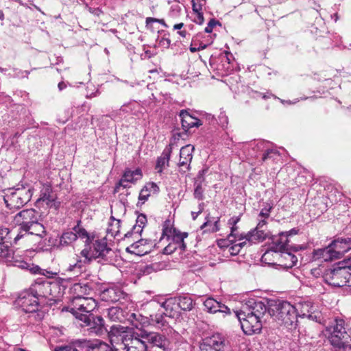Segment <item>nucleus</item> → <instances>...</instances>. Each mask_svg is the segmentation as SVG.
<instances>
[{"mask_svg":"<svg viewBox=\"0 0 351 351\" xmlns=\"http://www.w3.org/2000/svg\"><path fill=\"white\" fill-rule=\"evenodd\" d=\"M39 213L35 209H24L14 217V221L19 227L18 233L14 238V243L29 235H34L40 239L44 238L47 232L44 226L39 222Z\"/></svg>","mask_w":351,"mask_h":351,"instance_id":"nucleus-1","label":"nucleus"},{"mask_svg":"<svg viewBox=\"0 0 351 351\" xmlns=\"http://www.w3.org/2000/svg\"><path fill=\"white\" fill-rule=\"evenodd\" d=\"M112 252L110 247L108 246L105 239L96 240L92 247L86 246L80 252V256L77 255L75 262L69 264L66 269L68 271L79 273L82 271L85 264L89 263L93 259L99 258L106 261L107 256Z\"/></svg>","mask_w":351,"mask_h":351,"instance_id":"nucleus-2","label":"nucleus"},{"mask_svg":"<svg viewBox=\"0 0 351 351\" xmlns=\"http://www.w3.org/2000/svg\"><path fill=\"white\" fill-rule=\"evenodd\" d=\"M269 313L274 319L288 330L298 326L299 313L294 305L285 300H277L271 304Z\"/></svg>","mask_w":351,"mask_h":351,"instance_id":"nucleus-3","label":"nucleus"},{"mask_svg":"<svg viewBox=\"0 0 351 351\" xmlns=\"http://www.w3.org/2000/svg\"><path fill=\"white\" fill-rule=\"evenodd\" d=\"M32 195L33 189L32 187L23 185L17 186L7 190L3 200L8 208L16 210L27 204L31 200Z\"/></svg>","mask_w":351,"mask_h":351,"instance_id":"nucleus-4","label":"nucleus"},{"mask_svg":"<svg viewBox=\"0 0 351 351\" xmlns=\"http://www.w3.org/2000/svg\"><path fill=\"white\" fill-rule=\"evenodd\" d=\"M348 263H350V259L343 260L325 269L323 274L324 282L334 287L347 286L346 264Z\"/></svg>","mask_w":351,"mask_h":351,"instance_id":"nucleus-5","label":"nucleus"},{"mask_svg":"<svg viewBox=\"0 0 351 351\" xmlns=\"http://www.w3.org/2000/svg\"><path fill=\"white\" fill-rule=\"evenodd\" d=\"M171 302L167 300L160 304V303L153 301L147 304V310L150 311L149 313V324L155 326L157 328H162L168 324L166 317H173L174 314L171 312L167 313L168 308Z\"/></svg>","mask_w":351,"mask_h":351,"instance_id":"nucleus-6","label":"nucleus"},{"mask_svg":"<svg viewBox=\"0 0 351 351\" xmlns=\"http://www.w3.org/2000/svg\"><path fill=\"white\" fill-rule=\"evenodd\" d=\"M326 331L331 344L335 347L343 348L348 339V329L345 327V322L341 319H335L327 326Z\"/></svg>","mask_w":351,"mask_h":351,"instance_id":"nucleus-7","label":"nucleus"},{"mask_svg":"<svg viewBox=\"0 0 351 351\" xmlns=\"http://www.w3.org/2000/svg\"><path fill=\"white\" fill-rule=\"evenodd\" d=\"M110 336H117V337L121 341L120 343L125 344L128 346L137 348L138 350L147 349L149 350L148 344L146 343L145 339L141 336L143 334V330L138 332H119L118 328L115 326H112L110 330Z\"/></svg>","mask_w":351,"mask_h":351,"instance_id":"nucleus-8","label":"nucleus"},{"mask_svg":"<svg viewBox=\"0 0 351 351\" xmlns=\"http://www.w3.org/2000/svg\"><path fill=\"white\" fill-rule=\"evenodd\" d=\"M15 303L25 313H32L38 311L40 300L29 288L19 294Z\"/></svg>","mask_w":351,"mask_h":351,"instance_id":"nucleus-9","label":"nucleus"},{"mask_svg":"<svg viewBox=\"0 0 351 351\" xmlns=\"http://www.w3.org/2000/svg\"><path fill=\"white\" fill-rule=\"evenodd\" d=\"M235 317L238 319L241 324L243 331L247 335L260 332L262 324L261 319L263 317H257L256 315L244 314L241 312L234 311Z\"/></svg>","mask_w":351,"mask_h":351,"instance_id":"nucleus-10","label":"nucleus"},{"mask_svg":"<svg viewBox=\"0 0 351 351\" xmlns=\"http://www.w3.org/2000/svg\"><path fill=\"white\" fill-rule=\"evenodd\" d=\"M29 288L32 293L41 300L43 298L49 296H54L53 292L58 288V285L56 282L45 280L43 278H39L35 280Z\"/></svg>","mask_w":351,"mask_h":351,"instance_id":"nucleus-11","label":"nucleus"},{"mask_svg":"<svg viewBox=\"0 0 351 351\" xmlns=\"http://www.w3.org/2000/svg\"><path fill=\"white\" fill-rule=\"evenodd\" d=\"M80 321L84 323V326L88 327L90 334L101 336L107 332L104 320L101 316H95L93 313H89L81 316Z\"/></svg>","mask_w":351,"mask_h":351,"instance_id":"nucleus-12","label":"nucleus"},{"mask_svg":"<svg viewBox=\"0 0 351 351\" xmlns=\"http://www.w3.org/2000/svg\"><path fill=\"white\" fill-rule=\"evenodd\" d=\"M141 337L145 339L149 347V346L158 347L164 351L170 350L171 342L163 334L143 330V334Z\"/></svg>","mask_w":351,"mask_h":351,"instance_id":"nucleus-13","label":"nucleus"},{"mask_svg":"<svg viewBox=\"0 0 351 351\" xmlns=\"http://www.w3.org/2000/svg\"><path fill=\"white\" fill-rule=\"evenodd\" d=\"M12 236L8 228H0V257L8 261L13 259V251L11 249Z\"/></svg>","mask_w":351,"mask_h":351,"instance_id":"nucleus-14","label":"nucleus"},{"mask_svg":"<svg viewBox=\"0 0 351 351\" xmlns=\"http://www.w3.org/2000/svg\"><path fill=\"white\" fill-rule=\"evenodd\" d=\"M267 309V306L263 302L251 298L242 304L241 309L237 311L244 314L247 313V315H253L257 317H263Z\"/></svg>","mask_w":351,"mask_h":351,"instance_id":"nucleus-15","label":"nucleus"},{"mask_svg":"<svg viewBox=\"0 0 351 351\" xmlns=\"http://www.w3.org/2000/svg\"><path fill=\"white\" fill-rule=\"evenodd\" d=\"M290 240L288 237V234L285 233L284 232H280L278 234V237L274 239L273 244L274 245V248L276 251H289L293 250V252H298L301 250H304L306 249V246L303 245H290Z\"/></svg>","mask_w":351,"mask_h":351,"instance_id":"nucleus-16","label":"nucleus"},{"mask_svg":"<svg viewBox=\"0 0 351 351\" xmlns=\"http://www.w3.org/2000/svg\"><path fill=\"white\" fill-rule=\"evenodd\" d=\"M224 338L218 333L214 334L203 339L200 345L202 351H223Z\"/></svg>","mask_w":351,"mask_h":351,"instance_id":"nucleus-17","label":"nucleus"},{"mask_svg":"<svg viewBox=\"0 0 351 351\" xmlns=\"http://www.w3.org/2000/svg\"><path fill=\"white\" fill-rule=\"evenodd\" d=\"M187 237L188 233L186 232L176 234L170 238L169 244L163 249V253L165 254H171L177 250H180V252H184L186 248L184 239Z\"/></svg>","mask_w":351,"mask_h":351,"instance_id":"nucleus-18","label":"nucleus"},{"mask_svg":"<svg viewBox=\"0 0 351 351\" xmlns=\"http://www.w3.org/2000/svg\"><path fill=\"white\" fill-rule=\"evenodd\" d=\"M266 219H260L256 227L247 233V239L250 243L263 241L267 237Z\"/></svg>","mask_w":351,"mask_h":351,"instance_id":"nucleus-19","label":"nucleus"},{"mask_svg":"<svg viewBox=\"0 0 351 351\" xmlns=\"http://www.w3.org/2000/svg\"><path fill=\"white\" fill-rule=\"evenodd\" d=\"M204 310L209 313H223L226 315L230 314V309L221 302L212 297L207 298L203 302Z\"/></svg>","mask_w":351,"mask_h":351,"instance_id":"nucleus-20","label":"nucleus"},{"mask_svg":"<svg viewBox=\"0 0 351 351\" xmlns=\"http://www.w3.org/2000/svg\"><path fill=\"white\" fill-rule=\"evenodd\" d=\"M195 148L191 145H186L180 149V161L178 163L180 171L185 173L189 169L193 159V152Z\"/></svg>","mask_w":351,"mask_h":351,"instance_id":"nucleus-21","label":"nucleus"},{"mask_svg":"<svg viewBox=\"0 0 351 351\" xmlns=\"http://www.w3.org/2000/svg\"><path fill=\"white\" fill-rule=\"evenodd\" d=\"M240 220L241 215H238L232 217L228 221V225L230 228V233L228 236L229 241L232 243L247 239V234L240 233L239 228L237 226Z\"/></svg>","mask_w":351,"mask_h":351,"instance_id":"nucleus-22","label":"nucleus"},{"mask_svg":"<svg viewBox=\"0 0 351 351\" xmlns=\"http://www.w3.org/2000/svg\"><path fill=\"white\" fill-rule=\"evenodd\" d=\"M330 245L337 258H340L342 255L351 250V238L338 237L330 243Z\"/></svg>","mask_w":351,"mask_h":351,"instance_id":"nucleus-23","label":"nucleus"},{"mask_svg":"<svg viewBox=\"0 0 351 351\" xmlns=\"http://www.w3.org/2000/svg\"><path fill=\"white\" fill-rule=\"evenodd\" d=\"M142 176V171L139 168L134 171L126 169L122 178L117 184L116 189H118L119 186H122L124 189L128 188V183H135L137 180H141Z\"/></svg>","mask_w":351,"mask_h":351,"instance_id":"nucleus-24","label":"nucleus"},{"mask_svg":"<svg viewBox=\"0 0 351 351\" xmlns=\"http://www.w3.org/2000/svg\"><path fill=\"white\" fill-rule=\"evenodd\" d=\"M233 58L232 54L226 51L221 53L213 64H217L216 70L219 72L228 73L232 70L231 60Z\"/></svg>","mask_w":351,"mask_h":351,"instance_id":"nucleus-25","label":"nucleus"},{"mask_svg":"<svg viewBox=\"0 0 351 351\" xmlns=\"http://www.w3.org/2000/svg\"><path fill=\"white\" fill-rule=\"evenodd\" d=\"M180 117L181 119L182 129L185 132L189 131L192 128H198L202 125L201 120L191 115L189 112L186 110H182L180 111Z\"/></svg>","mask_w":351,"mask_h":351,"instance_id":"nucleus-26","label":"nucleus"},{"mask_svg":"<svg viewBox=\"0 0 351 351\" xmlns=\"http://www.w3.org/2000/svg\"><path fill=\"white\" fill-rule=\"evenodd\" d=\"M102 300L108 302H117L125 298V293L118 287H110L105 289L101 293Z\"/></svg>","mask_w":351,"mask_h":351,"instance_id":"nucleus-27","label":"nucleus"},{"mask_svg":"<svg viewBox=\"0 0 351 351\" xmlns=\"http://www.w3.org/2000/svg\"><path fill=\"white\" fill-rule=\"evenodd\" d=\"M313 258L315 261L322 260L325 262L337 259L330 244L326 247L314 250L313 252Z\"/></svg>","mask_w":351,"mask_h":351,"instance_id":"nucleus-28","label":"nucleus"},{"mask_svg":"<svg viewBox=\"0 0 351 351\" xmlns=\"http://www.w3.org/2000/svg\"><path fill=\"white\" fill-rule=\"evenodd\" d=\"M118 113L119 115L132 114L138 117L142 114V107L136 101H130L121 106Z\"/></svg>","mask_w":351,"mask_h":351,"instance_id":"nucleus-29","label":"nucleus"},{"mask_svg":"<svg viewBox=\"0 0 351 351\" xmlns=\"http://www.w3.org/2000/svg\"><path fill=\"white\" fill-rule=\"evenodd\" d=\"M206 0H192V8L194 14L193 21L202 25L204 23L202 8L205 5Z\"/></svg>","mask_w":351,"mask_h":351,"instance_id":"nucleus-30","label":"nucleus"},{"mask_svg":"<svg viewBox=\"0 0 351 351\" xmlns=\"http://www.w3.org/2000/svg\"><path fill=\"white\" fill-rule=\"evenodd\" d=\"M172 152V147L171 145H169L165 148L161 156L158 158L156 165V169L158 173H162L163 169L169 165L171 154Z\"/></svg>","mask_w":351,"mask_h":351,"instance_id":"nucleus-31","label":"nucleus"},{"mask_svg":"<svg viewBox=\"0 0 351 351\" xmlns=\"http://www.w3.org/2000/svg\"><path fill=\"white\" fill-rule=\"evenodd\" d=\"M64 309L71 313L79 320L81 319V316L86 315L81 313V295L75 296L71 301L69 306L64 308Z\"/></svg>","mask_w":351,"mask_h":351,"instance_id":"nucleus-32","label":"nucleus"},{"mask_svg":"<svg viewBox=\"0 0 351 351\" xmlns=\"http://www.w3.org/2000/svg\"><path fill=\"white\" fill-rule=\"evenodd\" d=\"M158 191L159 187L156 183L148 182L141 189L139 193L138 200L141 202V204H144L148 199L151 193H157Z\"/></svg>","mask_w":351,"mask_h":351,"instance_id":"nucleus-33","label":"nucleus"},{"mask_svg":"<svg viewBox=\"0 0 351 351\" xmlns=\"http://www.w3.org/2000/svg\"><path fill=\"white\" fill-rule=\"evenodd\" d=\"M204 170L199 171L194 182V197L198 200H203L204 199V189L202 188V182L204 180Z\"/></svg>","mask_w":351,"mask_h":351,"instance_id":"nucleus-34","label":"nucleus"},{"mask_svg":"<svg viewBox=\"0 0 351 351\" xmlns=\"http://www.w3.org/2000/svg\"><path fill=\"white\" fill-rule=\"evenodd\" d=\"M52 188L50 184H45L43 185L40 191V197L37 199V203L40 202H45L47 206H49L54 201V197L51 195Z\"/></svg>","mask_w":351,"mask_h":351,"instance_id":"nucleus-35","label":"nucleus"},{"mask_svg":"<svg viewBox=\"0 0 351 351\" xmlns=\"http://www.w3.org/2000/svg\"><path fill=\"white\" fill-rule=\"evenodd\" d=\"M147 223V217L145 215L141 214L138 215L136 224L133 226L131 232H128L125 234V237H130L131 235L136 234H141L143 232V228Z\"/></svg>","mask_w":351,"mask_h":351,"instance_id":"nucleus-36","label":"nucleus"},{"mask_svg":"<svg viewBox=\"0 0 351 351\" xmlns=\"http://www.w3.org/2000/svg\"><path fill=\"white\" fill-rule=\"evenodd\" d=\"M175 300L178 306L183 311H189L193 308V300L191 297L188 295H180Z\"/></svg>","mask_w":351,"mask_h":351,"instance_id":"nucleus-37","label":"nucleus"},{"mask_svg":"<svg viewBox=\"0 0 351 351\" xmlns=\"http://www.w3.org/2000/svg\"><path fill=\"white\" fill-rule=\"evenodd\" d=\"M96 306V302L92 298L81 295V313L84 314L92 313L91 312Z\"/></svg>","mask_w":351,"mask_h":351,"instance_id":"nucleus-38","label":"nucleus"},{"mask_svg":"<svg viewBox=\"0 0 351 351\" xmlns=\"http://www.w3.org/2000/svg\"><path fill=\"white\" fill-rule=\"evenodd\" d=\"M108 317L113 322H123L125 319L124 311L120 307L113 306L108 308Z\"/></svg>","mask_w":351,"mask_h":351,"instance_id":"nucleus-39","label":"nucleus"},{"mask_svg":"<svg viewBox=\"0 0 351 351\" xmlns=\"http://www.w3.org/2000/svg\"><path fill=\"white\" fill-rule=\"evenodd\" d=\"M77 239L76 233L73 231H67L60 237L58 247H66L73 243Z\"/></svg>","mask_w":351,"mask_h":351,"instance_id":"nucleus-40","label":"nucleus"},{"mask_svg":"<svg viewBox=\"0 0 351 351\" xmlns=\"http://www.w3.org/2000/svg\"><path fill=\"white\" fill-rule=\"evenodd\" d=\"M87 351H116L108 343L101 341H95L90 343L87 348Z\"/></svg>","mask_w":351,"mask_h":351,"instance_id":"nucleus-41","label":"nucleus"},{"mask_svg":"<svg viewBox=\"0 0 351 351\" xmlns=\"http://www.w3.org/2000/svg\"><path fill=\"white\" fill-rule=\"evenodd\" d=\"M293 250L284 251L282 252V258L285 259L287 262L284 264V266L287 268H291L296 265L298 262V258L293 254H292Z\"/></svg>","mask_w":351,"mask_h":351,"instance_id":"nucleus-42","label":"nucleus"},{"mask_svg":"<svg viewBox=\"0 0 351 351\" xmlns=\"http://www.w3.org/2000/svg\"><path fill=\"white\" fill-rule=\"evenodd\" d=\"M239 243H232L228 247V252L232 256H236L239 254L241 248H243L246 245H251L252 243H250L248 240L243 239V241H238Z\"/></svg>","mask_w":351,"mask_h":351,"instance_id":"nucleus-43","label":"nucleus"},{"mask_svg":"<svg viewBox=\"0 0 351 351\" xmlns=\"http://www.w3.org/2000/svg\"><path fill=\"white\" fill-rule=\"evenodd\" d=\"M273 144L267 141L258 140L252 144V149L256 152H260L263 154L268 152L269 148L272 147Z\"/></svg>","mask_w":351,"mask_h":351,"instance_id":"nucleus-44","label":"nucleus"},{"mask_svg":"<svg viewBox=\"0 0 351 351\" xmlns=\"http://www.w3.org/2000/svg\"><path fill=\"white\" fill-rule=\"evenodd\" d=\"M205 219H206V221L200 227V228L202 230L206 228L208 226H210V228L208 229V230L210 232H217L220 230V228H219L220 218L219 217L217 218V219L214 221L213 224L211 223L210 217L209 215H208L206 217Z\"/></svg>","mask_w":351,"mask_h":351,"instance_id":"nucleus-45","label":"nucleus"},{"mask_svg":"<svg viewBox=\"0 0 351 351\" xmlns=\"http://www.w3.org/2000/svg\"><path fill=\"white\" fill-rule=\"evenodd\" d=\"M126 252L136 254L138 256H142L149 252V249H145L139 245V242H134L126 248Z\"/></svg>","mask_w":351,"mask_h":351,"instance_id":"nucleus-46","label":"nucleus"},{"mask_svg":"<svg viewBox=\"0 0 351 351\" xmlns=\"http://www.w3.org/2000/svg\"><path fill=\"white\" fill-rule=\"evenodd\" d=\"M73 291L75 293L84 296V295H89L92 291V288L87 283H76L73 285Z\"/></svg>","mask_w":351,"mask_h":351,"instance_id":"nucleus-47","label":"nucleus"},{"mask_svg":"<svg viewBox=\"0 0 351 351\" xmlns=\"http://www.w3.org/2000/svg\"><path fill=\"white\" fill-rule=\"evenodd\" d=\"M167 222L162 227V238L167 237V241L170 240V238L173 237L176 234L182 233L179 230L167 225Z\"/></svg>","mask_w":351,"mask_h":351,"instance_id":"nucleus-48","label":"nucleus"},{"mask_svg":"<svg viewBox=\"0 0 351 351\" xmlns=\"http://www.w3.org/2000/svg\"><path fill=\"white\" fill-rule=\"evenodd\" d=\"M280 156V154L274 146L269 148L268 152H265L262 154L261 160L263 162H266L269 160H275Z\"/></svg>","mask_w":351,"mask_h":351,"instance_id":"nucleus-49","label":"nucleus"},{"mask_svg":"<svg viewBox=\"0 0 351 351\" xmlns=\"http://www.w3.org/2000/svg\"><path fill=\"white\" fill-rule=\"evenodd\" d=\"M81 221L78 220L77 224L73 228V232L76 233L77 237L81 239H86L87 241L90 239L89 234L88 232L80 226Z\"/></svg>","mask_w":351,"mask_h":351,"instance_id":"nucleus-50","label":"nucleus"},{"mask_svg":"<svg viewBox=\"0 0 351 351\" xmlns=\"http://www.w3.org/2000/svg\"><path fill=\"white\" fill-rule=\"evenodd\" d=\"M182 8L178 4L172 5L167 16V20L169 23H172L173 19H177L180 15Z\"/></svg>","mask_w":351,"mask_h":351,"instance_id":"nucleus-51","label":"nucleus"},{"mask_svg":"<svg viewBox=\"0 0 351 351\" xmlns=\"http://www.w3.org/2000/svg\"><path fill=\"white\" fill-rule=\"evenodd\" d=\"M199 35H196L192 38L189 49L193 53L204 49L207 47V45L203 43H199L198 47H196L197 45V43L199 42Z\"/></svg>","mask_w":351,"mask_h":351,"instance_id":"nucleus-52","label":"nucleus"},{"mask_svg":"<svg viewBox=\"0 0 351 351\" xmlns=\"http://www.w3.org/2000/svg\"><path fill=\"white\" fill-rule=\"evenodd\" d=\"M156 42L159 47L163 49H168L171 45V40L169 37V34L165 33L162 36H158Z\"/></svg>","mask_w":351,"mask_h":351,"instance_id":"nucleus-53","label":"nucleus"},{"mask_svg":"<svg viewBox=\"0 0 351 351\" xmlns=\"http://www.w3.org/2000/svg\"><path fill=\"white\" fill-rule=\"evenodd\" d=\"M228 117L226 112L221 109L219 114L218 115V124L223 129L226 130L228 125Z\"/></svg>","mask_w":351,"mask_h":351,"instance_id":"nucleus-54","label":"nucleus"},{"mask_svg":"<svg viewBox=\"0 0 351 351\" xmlns=\"http://www.w3.org/2000/svg\"><path fill=\"white\" fill-rule=\"evenodd\" d=\"M173 29L177 30V34H179L182 38H186L188 36H189V34L187 32L186 28L184 27V24L183 23L173 24Z\"/></svg>","mask_w":351,"mask_h":351,"instance_id":"nucleus-55","label":"nucleus"},{"mask_svg":"<svg viewBox=\"0 0 351 351\" xmlns=\"http://www.w3.org/2000/svg\"><path fill=\"white\" fill-rule=\"evenodd\" d=\"M154 23H158L164 25L165 27H168L169 25L166 24L164 19H158L152 17H147L146 19V27L149 29H153V24Z\"/></svg>","mask_w":351,"mask_h":351,"instance_id":"nucleus-56","label":"nucleus"},{"mask_svg":"<svg viewBox=\"0 0 351 351\" xmlns=\"http://www.w3.org/2000/svg\"><path fill=\"white\" fill-rule=\"evenodd\" d=\"M274 254H276V250H267L265 252L263 255L261 256V261L266 264H273L274 263L271 262V256H273Z\"/></svg>","mask_w":351,"mask_h":351,"instance_id":"nucleus-57","label":"nucleus"},{"mask_svg":"<svg viewBox=\"0 0 351 351\" xmlns=\"http://www.w3.org/2000/svg\"><path fill=\"white\" fill-rule=\"evenodd\" d=\"M271 209L272 206L269 204H267L265 206L261 209L258 216L261 218L267 219L270 215Z\"/></svg>","mask_w":351,"mask_h":351,"instance_id":"nucleus-58","label":"nucleus"},{"mask_svg":"<svg viewBox=\"0 0 351 351\" xmlns=\"http://www.w3.org/2000/svg\"><path fill=\"white\" fill-rule=\"evenodd\" d=\"M217 25H221L220 23L215 20V19H211L208 23L207 24V26L204 29V32L206 33H211L213 32V29L214 27H215Z\"/></svg>","mask_w":351,"mask_h":351,"instance_id":"nucleus-59","label":"nucleus"},{"mask_svg":"<svg viewBox=\"0 0 351 351\" xmlns=\"http://www.w3.org/2000/svg\"><path fill=\"white\" fill-rule=\"evenodd\" d=\"M119 349L121 350V351H148L149 350L147 349L138 350V349H137V348L133 347L132 346H130L122 344L120 343H119Z\"/></svg>","mask_w":351,"mask_h":351,"instance_id":"nucleus-60","label":"nucleus"},{"mask_svg":"<svg viewBox=\"0 0 351 351\" xmlns=\"http://www.w3.org/2000/svg\"><path fill=\"white\" fill-rule=\"evenodd\" d=\"M346 280L347 286L351 287V260L350 259V263L346 264Z\"/></svg>","mask_w":351,"mask_h":351,"instance_id":"nucleus-61","label":"nucleus"},{"mask_svg":"<svg viewBox=\"0 0 351 351\" xmlns=\"http://www.w3.org/2000/svg\"><path fill=\"white\" fill-rule=\"evenodd\" d=\"M14 265L19 267V268H21V269H29V267L31 263H27L25 261H14Z\"/></svg>","mask_w":351,"mask_h":351,"instance_id":"nucleus-62","label":"nucleus"},{"mask_svg":"<svg viewBox=\"0 0 351 351\" xmlns=\"http://www.w3.org/2000/svg\"><path fill=\"white\" fill-rule=\"evenodd\" d=\"M230 243H232L229 241L228 237L226 239H220L217 241V245L219 247H226L228 250L230 245H231Z\"/></svg>","mask_w":351,"mask_h":351,"instance_id":"nucleus-63","label":"nucleus"},{"mask_svg":"<svg viewBox=\"0 0 351 351\" xmlns=\"http://www.w3.org/2000/svg\"><path fill=\"white\" fill-rule=\"evenodd\" d=\"M55 351H77V350L71 345H66L56 348Z\"/></svg>","mask_w":351,"mask_h":351,"instance_id":"nucleus-64","label":"nucleus"}]
</instances>
